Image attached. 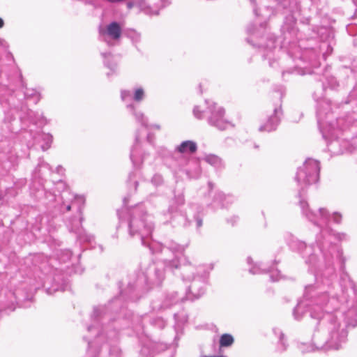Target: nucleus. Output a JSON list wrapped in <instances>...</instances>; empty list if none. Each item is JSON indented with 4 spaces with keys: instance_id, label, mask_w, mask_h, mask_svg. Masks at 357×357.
<instances>
[{
    "instance_id": "obj_46",
    "label": "nucleus",
    "mask_w": 357,
    "mask_h": 357,
    "mask_svg": "<svg viewBox=\"0 0 357 357\" xmlns=\"http://www.w3.org/2000/svg\"><path fill=\"white\" fill-rule=\"evenodd\" d=\"M4 25V22H3V20L0 18V29L2 28Z\"/></svg>"
},
{
    "instance_id": "obj_41",
    "label": "nucleus",
    "mask_w": 357,
    "mask_h": 357,
    "mask_svg": "<svg viewBox=\"0 0 357 357\" xmlns=\"http://www.w3.org/2000/svg\"><path fill=\"white\" fill-rule=\"evenodd\" d=\"M247 31H248V33H250V34H252V35H255V34H256V33H256V30H255V29L253 27V26H252V25H250V26H249L248 27Z\"/></svg>"
},
{
    "instance_id": "obj_7",
    "label": "nucleus",
    "mask_w": 357,
    "mask_h": 357,
    "mask_svg": "<svg viewBox=\"0 0 357 357\" xmlns=\"http://www.w3.org/2000/svg\"><path fill=\"white\" fill-rule=\"evenodd\" d=\"M330 105L328 101L324 100L318 103L317 106V116L318 123L321 128V131L323 135V137L327 141V148L328 151L333 155H340L343 153L345 151L348 150V142L340 139L339 138H334L335 134L337 130L339 128L340 121L342 119L337 120L335 123H329L324 128H321V116L324 111H329Z\"/></svg>"
},
{
    "instance_id": "obj_53",
    "label": "nucleus",
    "mask_w": 357,
    "mask_h": 357,
    "mask_svg": "<svg viewBox=\"0 0 357 357\" xmlns=\"http://www.w3.org/2000/svg\"><path fill=\"white\" fill-rule=\"evenodd\" d=\"M250 261H251V258H250V257H248V262L250 264Z\"/></svg>"
},
{
    "instance_id": "obj_56",
    "label": "nucleus",
    "mask_w": 357,
    "mask_h": 357,
    "mask_svg": "<svg viewBox=\"0 0 357 357\" xmlns=\"http://www.w3.org/2000/svg\"><path fill=\"white\" fill-rule=\"evenodd\" d=\"M271 66H273V63L271 62L269 63Z\"/></svg>"
},
{
    "instance_id": "obj_34",
    "label": "nucleus",
    "mask_w": 357,
    "mask_h": 357,
    "mask_svg": "<svg viewBox=\"0 0 357 357\" xmlns=\"http://www.w3.org/2000/svg\"><path fill=\"white\" fill-rule=\"evenodd\" d=\"M199 211H198V213L197 214H192L193 215V218L196 221V225H197V228H199L202 226V217L199 215Z\"/></svg>"
},
{
    "instance_id": "obj_2",
    "label": "nucleus",
    "mask_w": 357,
    "mask_h": 357,
    "mask_svg": "<svg viewBox=\"0 0 357 357\" xmlns=\"http://www.w3.org/2000/svg\"><path fill=\"white\" fill-rule=\"evenodd\" d=\"M319 163L317 160L311 158L307 159L303 165L298 167L295 177L298 187V196L300 197L299 206L302 214L310 222L319 227L326 225L330 215L324 208H319L318 212L312 211L308 203L303 198L302 193L305 190L319 180ZM347 238V234L344 233H335L331 228L326 226L321 229V233L317 235L316 243L317 249L312 246L307 247L306 244L291 234L287 237V243L291 249L301 253L305 262L310 268L314 269V284H307L305 287L303 298L301 300L294 310L293 315L294 319L300 320L302 319L298 312H303L306 307L307 300L312 298L313 294H316L317 287L326 285L327 280L333 282L335 275V263L338 261L340 269L342 271L341 281L344 283L342 289L344 293L346 287L349 286L357 296V284L352 281L349 275L344 272V259L342 257V252L335 243L333 240L342 241Z\"/></svg>"
},
{
    "instance_id": "obj_50",
    "label": "nucleus",
    "mask_w": 357,
    "mask_h": 357,
    "mask_svg": "<svg viewBox=\"0 0 357 357\" xmlns=\"http://www.w3.org/2000/svg\"><path fill=\"white\" fill-rule=\"evenodd\" d=\"M208 185H209V187H210V188H211V189H212V188H213V183H211V182H209V183H208Z\"/></svg>"
},
{
    "instance_id": "obj_48",
    "label": "nucleus",
    "mask_w": 357,
    "mask_h": 357,
    "mask_svg": "<svg viewBox=\"0 0 357 357\" xmlns=\"http://www.w3.org/2000/svg\"><path fill=\"white\" fill-rule=\"evenodd\" d=\"M93 329H94V326H93L88 327V331H91Z\"/></svg>"
},
{
    "instance_id": "obj_28",
    "label": "nucleus",
    "mask_w": 357,
    "mask_h": 357,
    "mask_svg": "<svg viewBox=\"0 0 357 357\" xmlns=\"http://www.w3.org/2000/svg\"><path fill=\"white\" fill-rule=\"evenodd\" d=\"M144 98V91L142 87L135 89L133 93V100L136 102H141Z\"/></svg>"
},
{
    "instance_id": "obj_21",
    "label": "nucleus",
    "mask_w": 357,
    "mask_h": 357,
    "mask_svg": "<svg viewBox=\"0 0 357 357\" xmlns=\"http://www.w3.org/2000/svg\"><path fill=\"white\" fill-rule=\"evenodd\" d=\"M102 56L104 58V63L105 66L109 68L111 70L114 71L116 66V62L112 60V56L110 53H102Z\"/></svg>"
},
{
    "instance_id": "obj_6",
    "label": "nucleus",
    "mask_w": 357,
    "mask_h": 357,
    "mask_svg": "<svg viewBox=\"0 0 357 357\" xmlns=\"http://www.w3.org/2000/svg\"><path fill=\"white\" fill-rule=\"evenodd\" d=\"M119 215L121 220L120 227H126L130 236L139 238L142 244L149 248V243L153 241H148V238L152 234L154 224L152 216L146 213L144 207L138 205L132 208L127 221L122 220L121 213Z\"/></svg>"
},
{
    "instance_id": "obj_35",
    "label": "nucleus",
    "mask_w": 357,
    "mask_h": 357,
    "mask_svg": "<svg viewBox=\"0 0 357 357\" xmlns=\"http://www.w3.org/2000/svg\"><path fill=\"white\" fill-rule=\"evenodd\" d=\"M193 114H194V116L197 118V119H202L203 117V114H202V112L199 109V107L198 106H195L193 109Z\"/></svg>"
},
{
    "instance_id": "obj_36",
    "label": "nucleus",
    "mask_w": 357,
    "mask_h": 357,
    "mask_svg": "<svg viewBox=\"0 0 357 357\" xmlns=\"http://www.w3.org/2000/svg\"><path fill=\"white\" fill-rule=\"evenodd\" d=\"M333 220L335 223H340L342 220V215L337 212H335L332 215Z\"/></svg>"
},
{
    "instance_id": "obj_51",
    "label": "nucleus",
    "mask_w": 357,
    "mask_h": 357,
    "mask_svg": "<svg viewBox=\"0 0 357 357\" xmlns=\"http://www.w3.org/2000/svg\"><path fill=\"white\" fill-rule=\"evenodd\" d=\"M233 219H234V221H233V222L231 223L232 225H234V222H236V220H237L238 218H237V217H234V218H233Z\"/></svg>"
},
{
    "instance_id": "obj_49",
    "label": "nucleus",
    "mask_w": 357,
    "mask_h": 357,
    "mask_svg": "<svg viewBox=\"0 0 357 357\" xmlns=\"http://www.w3.org/2000/svg\"><path fill=\"white\" fill-rule=\"evenodd\" d=\"M204 357H225L224 356H204Z\"/></svg>"
},
{
    "instance_id": "obj_20",
    "label": "nucleus",
    "mask_w": 357,
    "mask_h": 357,
    "mask_svg": "<svg viewBox=\"0 0 357 357\" xmlns=\"http://www.w3.org/2000/svg\"><path fill=\"white\" fill-rule=\"evenodd\" d=\"M275 334L278 335V350L280 352H282L287 349V344L284 340V334L279 329L273 330Z\"/></svg>"
},
{
    "instance_id": "obj_4",
    "label": "nucleus",
    "mask_w": 357,
    "mask_h": 357,
    "mask_svg": "<svg viewBox=\"0 0 357 357\" xmlns=\"http://www.w3.org/2000/svg\"><path fill=\"white\" fill-rule=\"evenodd\" d=\"M150 248L153 252L155 249H160L164 255L162 260L165 263H168L170 269L178 268L183 280L191 281L196 278L197 275L201 274L199 273V268L201 266L195 267L187 258H184L182 262L180 261L179 255H182L185 250L183 245L173 241H169L165 245L158 242H153L150 244Z\"/></svg>"
},
{
    "instance_id": "obj_3",
    "label": "nucleus",
    "mask_w": 357,
    "mask_h": 357,
    "mask_svg": "<svg viewBox=\"0 0 357 357\" xmlns=\"http://www.w3.org/2000/svg\"><path fill=\"white\" fill-rule=\"evenodd\" d=\"M316 294L307 300V305L303 313L308 311L312 319L317 320V326L312 335V344L301 343L299 349L303 353L314 350H338L345 343L347 337V326H357V313L349 310L347 314L340 305L337 294L335 292L333 282L327 280L326 285L317 287Z\"/></svg>"
},
{
    "instance_id": "obj_15",
    "label": "nucleus",
    "mask_w": 357,
    "mask_h": 357,
    "mask_svg": "<svg viewBox=\"0 0 357 357\" xmlns=\"http://www.w3.org/2000/svg\"><path fill=\"white\" fill-rule=\"evenodd\" d=\"M281 114L280 107L275 108L273 114L268 117L266 123L260 126L259 130L267 132L275 130L280 123Z\"/></svg>"
},
{
    "instance_id": "obj_33",
    "label": "nucleus",
    "mask_w": 357,
    "mask_h": 357,
    "mask_svg": "<svg viewBox=\"0 0 357 357\" xmlns=\"http://www.w3.org/2000/svg\"><path fill=\"white\" fill-rule=\"evenodd\" d=\"M103 307H96L93 310V319L95 320L102 317V313L103 312Z\"/></svg>"
},
{
    "instance_id": "obj_52",
    "label": "nucleus",
    "mask_w": 357,
    "mask_h": 357,
    "mask_svg": "<svg viewBox=\"0 0 357 357\" xmlns=\"http://www.w3.org/2000/svg\"><path fill=\"white\" fill-rule=\"evenodd\" d=\"M119 298H114V300L112 301V303L117 302L119 301Z\"/></svg>"
},
{
    "instance_id": "obj_25",
    "label": "nucleus",
    "mask_w": 357,
    "mask_h": 357,
    "mask_svg": "<svg viewBox=\"0 0 357 357\" xmlns=\"http://www.w3.org/2000/svg\"><path fill=\"white\" fill-rule=\"evenodd\" d=\"M138 6L140 8L144 10L146 14L149 15H158V10L156 8H152L149 5H147L145 2H138Z\"/></svg>"
},
{
    "instance_id": "obj_5",
    "label": "nucleus",
    "mask_w": 357,
    "mask_h": 357,
    "mask_svg": "<svg viewBox=\"0 0 357 357\" xmlns=\"http://www.w3.org/2000/svg\"><path fill=\"white\" fill-rule=\"evenodd\" d=\"M154 241H153V243ZM150 244L149 243V249L152 254H160L161 257L157 262L150 264L147 267L142 268V275H139L137 280L136 285L134 287L132 284H129L128 289L124 292H121V297L135 301L137 298L138 291L139 289L144 287V286H158L160 285L165 278V271L164 267H168V263H165L162 259L164 255L161 252L160 249H155L153 252L150 248Z\"/></svg>"
},
{
    "instance_id": "obj_44",
    "label": "nucleus",
    "mask_w": 357,
    "mask_h": 357,
    "mask_svg": "<svg viewBox=\"0 0 357 357\" xmlns=\"http://www.w3.org/2000/svg\"><path fill=\"white\" fill-rule=\"evenodd\" d=\"M65 183L62 182L61 181H59L57 183V188H60V187H64Z\"/></svg>"
},
{
    "instance_id": "obj_43",
    "label": "nucleus",
    "mask_w": 357,
    "mask_h": 357,
    "mask_svg": "<svg viewBox=\"0 0 357 357\" xmlns=\"http://www.w3.org/2000/svg\"><path fill=\"white\" fill-rule=\"evenodd\" d=\"M135 3L133 2L129 1L127 3V8L130 9L134 6Z\"/></svg>"
},
{
    "instance_id": "obj_45",
    "label": "nucleus",
    "mask_w": 357,
    "mask_h": 357,
    "mask_svg": "<svg viewBox=\"0 0 357 357\" xmlns=\"http://www.w3.org/2000/svg\"><path fill=\"white\" fill-rule=\"evenodd\" d=\"M56 170H57V172L60 174V173H61V172L63 171V168H62V167L59 166V167H57V169H56Z\"/></svg>"
},
{
    "instance_id": "obj_39",
    "label": "nucleus",
    "mask_w": 357,
    "mask_h": 357,
    "mask_svg": "<svg viewBox=\"0 0 357 357\" xmlns=\"http://www.w3.org/2000/svg\"><path fill=\"white\" fill-rule=\"evenodd\" d=\"M42 167L50 169V165L47 163H46L45 162H42L41 163L38 164V166L36 169V172H37V171L40 172V169Z\"/></svg>"
},
{
    "instance_id": "obj_11",
    "label": "nucleus",
    "mask_w": 357,
    "mask_h": 357,
    "mask_svg": "<svg viewBox=\"0 0 357 357\" xmlns=\"http://www.w3.org/2000/svg\"><path fill=\"white\" fill-rule=\"evenodd\" d=\"M122 33V27L117 22H112L106 26H99L98 38L100 41L105 42L109 46L115 45Z\"/></svg>"
},
{
    "instance_id": "obj_47",
    "label": "nucleus",
    "mask_w": 357,
    "mask_h": 357,
    "mask_svg": "<svg viewBox=\"0 0 357 357\" xmlns=\"http://www.w3.org/2000/svg\"><path fill=\"white\" fill-rule=\"evenodd\" d=\"M327 47H328V52H327V53H328V54H330V53L332 52L333 48H331V47H329V46H327Z\"/></svg>"
},
{
    "instance_id": "obj_37",
    "label": "nucleus",
    "mask_w": 357,
    "mask_h": 357,
    "mask_svg": "<svg viewBox=\"0 0 357 357\" xmlns=\"http://www.w3.org/2000/svg\"><path fill=\"white\" fill-rule=\"evenodd\" d=\"M89 350L84 357H96V354L95 352L91 351V348L93 347V342H89Z\"/></svg>"
},
{
    "instance_id": "obj_30",
    "label": "nucleus",
    "mask_w": 357,
    "mask_h": 357,
    "mask_svg": "<svg viewBox=\"0 0 357 357\" xmlns=\"http://www.w3.org/2000/svg\"><path fill=\"white\" fill-rule=\"evenodd\" d=\"M28 118L30 119L31 122H33L35 124L40 123L43 124V122H40V120L43 119L41 116H36L34 112L30 111L28 113Z\"/></svg>"
},
{
    "instance_id": "obj_17",
    "label": "nucleus",
    "mask_w": 357,
    "mask_h": 357,
    "mask_svg": "<svg viewBox=\"0 0 357 357\" xmlns=\"http://www.w3.org/2000/svg\"><path fill=\"white\" fill-rule=\"evenodd\" d=\"M249 271L252 274H261L266 272L271 273L270 278L273 282L278 281L280 278V273L278 270H274L273 268L267 269L265 267H262V264H256L251 267Z\"/></svg>"
},
{
    "instance_id": "obj_57",
    "label": "nucleus",
    "mask_w": 357,
    "mask_h": 357,
    "mask_svg": "<svg viewBox=\"0 0 357 357\" xmlns=\"http://www.w3.org/2000/svg\"><path fill=\"white\" fill-rule=\"evenodd\" d=\"M326 45L325 43H323L321 46H326Z\"/></svg>"
},
{
    "instance_id": "obj_26",
    "label": "nucleus",
    "mask_w": 357,
    "mask_h": 357,
    "mask_svg": "<svg viewBox=\"0 0 357 357\" xmlns=\"http://www.w3.org/2000/svg\"><path fill=\"white\" fill-rule=\"evenodd\" d=\"M234 342L233 337L229 334H223L220 339V345L221 347H229Z\"/></svg>"
},
{
    "instance_id": "obj_16",
    "label": "nucleus",
    "mask_w": 357,
    "mask_h": 357,
    "mask_svg": "<svg viewBox=\"0 0 357 357\" xmlns=\"http://www.w3.org/2000/svg\"><path fill=\"white\" fill-rule=\"evenodd\" d=\"M234 200L233 196L225 195L222 192H218L213 197L212 205L215 208L227 207Z\"/></svg>"
},
{
    "instance_id": "obj_27",
    "label": "nucleus",
    "mask_w": 357,
    "mask_h": 357,
    "mask_svg": "<svg viewBox=\"0 0 357 357\" xmlns=\"http://www.w3.org/2000/svg\"><path fill=\"white\" fill-rule=\"evenodd\" d=\"M261 46L264 49V50H267L268 52H271L275 47V39L274 37H270L268 39L266 44H261Z\"/></svg>"
},
{
    "instance_id": "obj_8",
    "label": "nucleus",
    "mask_w": 357,
    "mask_h": 357,
    "mask_svg": "<svg viewBox=\"0 0 357 357\" xmlns=\"http://www.w3.org/2000/svg\"><path fill=\"white\" fill-rule=\"evenodd\" d=\"M199 275L191 281L188 291L186 296H178V292L174 291L168 294L162 305V308H167L172 305L178 303L179 301H184L185 300L194 301L200 298L205 293V287L207 283V280L209 274V271L206 266L199 267Z\"/></svg>"
},
{
    "instance_id": "obj_29",
    "label": "nucleus",
    "mask_w": 357,
    "mask_h": 357,
    "mask_svg": "<svg viewBox=\"0 0 357 357\" xmlns=\"http://www.w3.org/2000/svg\"><path fill=\"white\" fill-rule=\"evenodd\" d=\"M132 97L133 93L130 90H122L121 92V100L125 102H130L133 100Z\"/></svg>"
},
{
    "instance_id": "obj_9",
    "label": "nucleus",
    "mask_w": 357,
    "mask_h": 357,
    "mask_svg": "<svg viewBox=\"0 0 357 357\" xmlns=\"http://www.w3.org/2000/svg\"><path fill=\"white\" fill-rule=\"evenodd\" d=\"M126 107L135 116L136 121L141 123L142 125L141 129L136 134L135 143L130 153V159L133 165L135 167H139L145 158L144 155H141L142 147L140 144V139L142 138V135H146L147 142L151 144L152 143V136L149 130L151 128L160 130V126L159 125H148L147 119L144 116V114L141 112H137L133 104H128Z\"/></svg>"
},
{
    "instance_id": "obj_22",
    "label": "nucleus",
    "mask_w": 357,
    "mask_h": 357,
    "mask_svg": "<svg viewBox=\"0 0 357 357\" xmlns=\"http://www.w3.org/2000/svg\"><path fill=\"white\" fill-rule=\"evenodd\" d=\"M194 208L197 210H199V207L198 206L192 205L190 207L188 211L186 212V214L185 215H179L178 218L183 220V225L184 227H187L190 225L191 220L190 219V218L192 216V210Z\"/></svg>"
},
{
    "instance_id": "obj_54",
    "label": "nucleus",
    "mask_w": 357,
    "mask_h": 357,
    "mask_svg": "<svg viewBox=\"0 0 357 357\" xmlns=\"http://www.w3.org/2000/svg\"><path fill=\"white\" fill-rule=\"evenodd\" d=\"M254 12H255V15H258V14H257V10H256L255 8L254 9Z\"/></svg>"
},
{
    "instance_id": "obj_55",
    "label": "nucleus",
    "mask_w": 357,
    "mask_h": 357,
    "mask_svg": "<svg viewBox=\"0 0 357 357\" xmlns=\"http://www.w3.org/2000/svg\"><path fill=\"white\" fill-rule=\"evenodd\" d=\"M114 333V337H116V332H113Z\"/></svg>"
},
{
    "instance_id": "obj_59",
    "label": "nucleus",
    "mask_w": 357,
    "mask_h": 357,
    "mask_svg": "<svg viewBox=\"0 0 357 357\" xmlns=\"http://www.w3.org/2000/svg\"><path fill=\"white\" fill-rule=\"evenodd\" d=\"M250 1H252V2H253V3H255V1H254V0H250Z\"/></svg>"
},
{
    "instance_id": "obj_12",
    "label": "nucleus",
    "mask_w": 357,
    "mask_h": 357,
    "mask_svg": "<svg viewBox=\"0 0 357 357\" xmlns=\"http://www.w3.org/2000/svg\"><path fill=\"white\" fill-rule=\"evenodd\" d=\"M210 115L208 116V123L219 130H225L230 126V122L225 118V109L216 103L208 106Z\"/></svg>"
},
{
    "instance_id": "obj_23",
    "label": "nucleus",
    "mask_w": 357,
    "mask_h": 357,
    "mask_svg": "<svg viewBox=\"0 0 357 357\" xmlns=\"http://www.w3.org/2000/svg\"><path fill=\"white\" fill-rule=\"evenodd\" d=\"M40 138L42 139V141L44 142V143L41 145V149L43 151H46L50 147L53 137L49 133H43L40 135Z\"/></svg>"
},
{
    "instance_id": "obj_19",
    "label": "nucleus",
    "mask_w": 357,
    "mask_h": 357,
    "mask_svg": "<svg viewBox=\"0 0 357 357\" xmlns=\"http://www.w3.org/2000/svg\"><path fill=\"white\" fill-rule=\"evenodd\" d=\"M204 160L211 165L213 166L217 169H221L224 167V162L222 160L216 155L208 154L206 155Z\"/></svg>"
},
{
    "instance_id": "obj_14",
    "label": "nucleus",
    "mask_w": 357,
    "mask_h": 357,
    "mask_svg": "<svg viewBox=\"0 0 357 357\" xmlns=\"http://www.w3.org/2000/svg\"><path fill=\"white\" fill-rule=\"evenodd\" d=\"M184 161L187 167L185 168L183 166H181L180 167L181 170L185 172L190 178H197L202 173L199 162L193 159H184Z\"/></svg>"
},
{
    "instance_id": "obj_58",
    "label": "nucleus",
    "mask_w": 357,
    "mask_h": 357,
    "mask_svg": "<svg viewBox=\"0 0 357 357\" xmlns=\"http://www.w3.org/2000/svg\"><path fill=\"white\" fill-rule=\"evenodd\" d=\"M1 199H2V197H1V196L0 195V201H1Z\"/></svg>"
},
{
    "instance_id": "obj_1",
    "label": "nucleus",
    "mask_w": 357,
    "mask_h": 357,
    "mask_svg": "<svg viewBox=\"0 0 357 357\" xmlns=\"http://www.w3.org/2000/svg\"><path fill=\"white\" fill-rule=\"evenodd\" d=\"M319 163L317 160L311 158L307 159L303 165L298 167L295 177L298 187V196L300 197L299 206L302 214L310 222L319 227L326 225L330 215L324 208H319L318 212L312 211L308 203L303 198L302 193L305 190L319 180ZM347 238V234L344 233H335L331 228L326 226L321 229V233L317 235L316 243L317 249L312 246L307 247L306 244L291 234L287 237V243L291 249L301 253L305 262L310 268L314 269V284H307L305 287L303 298L301 300L294 310L293 315L294 319L300 320L302 319L298 312H303L306 307L307 300L312 298L313 294H316L317 287L326 285L327 280L333 282L335 275V263L338 261L340 269L342 271L341 281L344 283L342 289L344 293L346 287L349 286L357 296V284L352 281L349 275L344 272V259L342 257V252L335 243L333 240L342 241Z\"/></svg>"
},
{
    "instance_id": "obj_31",
    "label": "nucleus",
    "mask_w": 357,
    "mask_h": 357,
    "mask_svg": "<svg viewBox=\"0 0 357 357\" xmlns=\"http://www.w3.org/2000/svg\"><path fill=\"white\" fill-rule=\"evenodd\" d=\"M128 36L134 43H137L140 41L141 36L135 31H131L128 33Z\"/></svg>"
},
{
    "instance_id": "obj_10",
    "label": "nucleus",
    "mask_w": 357,
    "mask_h": 357,
    "mask_svg": "<svg viewBox=\"0 0 357 357\" xmlns=\"http://www.w3.org/2000/svg\"><path fill=\"white\" fill-rule=\"evenodd\" d=\"M289 5V11L292 13L291 16H286L284 25L282 27L284 38L290 39L298 37V31L295 28L296 15L299 13V6L295 0H282V1L278 6V9L282 8L287 9V5Z\"/></svg>"
},
{
    "instance_id": "obj_32",
    "label": "nucleus",
    "mask_w": 357,
    "mask_h": 357,
    "mask_svg": "<svg viewBox=\"0 0 357 357\" xmlns=\"http://www.w3.org/2000/svg\"><path fill=\"white\" fill-rule=\"evenodd\" d=\"M162 181V177L160 174H155L151 178V183L156 186L161 185Z\"/></svg>"
},
{
    "instance_id": "obj_24",
    "label": "nucleus",
    "mask_w": 357,
    "mask_h": 357,
    "mask_svg": "<svg viewBox=\"0 0 357 357\" xmlns=\"http://www.w3.org/2000/svg\"><path fill=\"white\" fill-rule=\"evenodd\" d=\"M24 96L27 100L33 99L35 104L40 99V93L33 89H26L24 92Z\"/></svg>"
},
{
    "instance_id": "obj_18",
    "label": "nucleus",
    "mask_w": 357,
    "mask_h": 357,
    "mask_svg": "<svg viewBox=\"0 0 357 357\" xmlns=\"http://www.w3.org/2000/svg\"><path fill=\"white\" fill-rule=\"evenodd\" d=\"M197 144L190 140L183 142L176 148V151L181 153H194L197 151Z\"/></svg>"
},
{
    "instance_id": "obj_40",
    "label": "nucleus",
    "mask_w": 357,
    "mask_h": 357,
    "mask_svg": "<svg viewBox=\"0 0 357 357\" xmlns=\"http://www.w3.org/2000/svg\"><path fill=\"white\" fill-rule=\"evenodd\" d=\"M135 176V174L134 173H131L129 175L128 180H129V182H131V181H133V185H134L135 190H136L137 185H138V182L137 181L134 180V177Z\"/></svg>"
},
{
    "instance_id": "obj_42",
    "label": "nucleus",
    "mask_w": 357,
    "mask_h": 357,
    "mask_svg": "<svg viewBox=\"0 0 357 357\" xmlns=\"http://www.w3.org/2000/svg\"><path fill=\"white\" fill-rule=\"evenodd\" d=\"M63 252H64V254H65V255H66V260L70 259V257H71V256H72V253H71V252H70V250H66V251H64ZM61 260H62L63 261H66V259H63V258H62V259H61Z\"/></svg>"
},
{
    "instance_id": "obj_13",
    "label": "nucleus",
    "mask_w": 357,
    "mask_h": 357,
    "mask_svg": "<svg viewBox=\"0 0 357 357\" xmlns=\"http://www.w3.org/2000/svg\"><path fill=\"white\" fill-rule=\"evenodd\" d=\"M77 202H84L83 199L82 197H76L75 200L72 202L71 204H68L66 206V211H69L71 208H74L76 206V208L77 210L79 219L78 220H70V225H68L70 231H74L77 234L79 238L82 233L81 225L82 222V217L81 213V206H77Z\"/></svg>"
},
{
    "instance_id": "obj_38",
    "label": "nucleus",
    "mask_w": 357,
    "mask_h": 357,
    "mask_svg": "<svg viewBox=\"0 0 357 357\" xmlns=\"http://www.w3.org/2000/svg\"><path fill=\"white\" fill-rule=\"evenodd\" d=\"M175 201L178 205H182L184 204L185 199L183 194H179L175 197Z\"/></svg>"
}]
</instances>
